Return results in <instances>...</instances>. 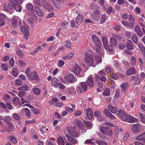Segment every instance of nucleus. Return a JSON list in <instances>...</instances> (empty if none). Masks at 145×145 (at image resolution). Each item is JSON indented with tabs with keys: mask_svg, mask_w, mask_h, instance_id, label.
Wrapping results in <instances>:
<instances>
[{
	"mask_svg": "<svg viewBox=\"0 0 145 145\" xmlns=\"http://www.w3.org/2000/svg\"><path fill=\"white\" fill-rule=\"evenodd\" d=\"M93 52L91 51H88L86 52L85 54V58L84 59V62L89 65L90 66L95 67L93 65L94 59L93 58Z\"/></svg>",
	"mask_w": 145,
	"mask_h": 145,
	"instance_id": "1",
	"label": "nucleus"
},
{
	"mask_svg": "<svg viewBox=\"0 0 145 145\" xmlns=\"http://www.w3.org/2000/svg\"><path fill=\"white\" fill-rule=\"evenodd\" d=\"M99 131L104 134L110 136L113 134V131L110 127L102 126L99 128Z\"/></svg>",
	"mask_w": 145,
	"mask_h": 145,
	"instance_id": "2",
	"label": "nucleus"
},
{
	"mask_svg": "<svg viewBox=\"0 0 145 145\" xmlns=\"http://www.w3.org/2000/svg\"><path fill=\"white\" fill-rule=\"evenodd\" d=\"M58 80L56 77H54L52 80V85L55 88L59 87V88L63 89L65 88V86L60 82H57Z\"/></svg>",
	"mask_w": 145,
	"mask_h": 145,
	"instance_id": "3",
	"label": "nucleus"
},
{
	"mask_svg": "<svg viewBox=\"0 0 145 145\" xmlns=\"http://www.w3.org/2000/svg\"><path fill=\"white\" fill-rule=\"evenodd\" d=\"M64 78L66 81L70 83H74L77 80L74 75L72 74H68L64 76Z\"/></svg>",
	"mask_w": 145,
	"mask_h": 145,
	"instance_id": "4",
	"label": "nucleus"
},
{
	"mask_svg": "<svg viewBox=\"0 0 145 145\" xmlns=\"http://www.w3.org/2000/svg\"><path fill=\"white\" fill-rule=\"evenodd\" d=\"M88 85L86 82H81L79 84L78 88V89L80 93L85 92L87 90Z\"/></svg>",
	"mask_w": 145,
	"mask_h": 145,
	"instance_id": "5",
	"label": "nucleus"
},
{
	"mask_svg": "<svg viewBox=\"0 0 145 145\" xmlns=\"http://www.w3.org/2000/svg\"><path fill=\"white\" fill-rule=\"evenodd\" d=\"M118 115L119 118L122 121H127L129 116L127 115L126 113L122 111L121 110H119Z\"/></svg>",
	"mask_w": 145,
	"mask_h": 145,
	"instance_id": "6",
	"label": "nucleus"
},
{
	"mask_svg": "<svg viewBox=\"0 0 145 145\" xmlns=\"http://www.w3.org/2000/svg\"><path fill=\"white\" fill-rule=\"evenodd\" d=\"M19 22V24L20 25L21 23V21L19 17L16 16H14L11 20V25L13 27H16L18 24V22Z\"/></svg>",
	"mask_w": 145,
	"mask_h": 145,
	"instance_id": "7",
	"label": "nucleus"
},
{
	"mask_svg": "<svg viewBox=\"0 0 145 145\" xmlns=\"http://www.w3.org/2000/svg\"><path fill=\"white\" fill-rule=\"evenodd\" d=\"M76 128L75 126H74L72 127L71 128L68 130V132L72 136L74 137H78V134L76 130Z\"/></svg>",
	"mask_w": 145,
	"mask_h": 145,
	"instance_id": "8",
	"label": "nucleus"
},
{
	"mask_svg": "<svg viewBox=\"0 0 145 145\" xmlns=\"http://www.w3.org/2000/svg\"><path fill=\"white\" fill-rule=\"evenodd\" d=\"M117 44V41L114 37H111L110 40V45L108 49L109 52H111L113 49V47H115Z\"/></svg>",
	"mask_w": 145,
	"mask_h": 145,
	"instance_id": "9",
	"label": "nucleus"
},
{
	"mask_svg": "<svg viewBox=\"0 0 145 145\" xmlns=\"http://www.w3.org/2000/svg\"><path fill=\"white\" fill-rule=\"evenodd\" d=\"M100 9L101 8L100 7H98L96 8L94 12L92 14L91 17L94 20L97 19L98 17L100 15Z\"/></svg>",
	"mask_w": 145,
	"mask_h": 145,
	"instance_id": "10",
	"label": "nucleus"
},
{
	"mask_svg": "<svg viewBox=\"0 0 145 145\" xmlns=\"http://www.w3.org/2000/svg\"><path fill=\"white\" fill-rule=\"evenodd\" d=\"M92 38L93 42L95 45V46L102 45L100 40L95 35H93Z\"/></svg>",
	"mask_w": 145,
	"mask_h": 145,
	"instance_id": "11",
	"label": "nucleus"
},
{
	"mask_svg": "<svg viewBox=\"0 0 145 145\" xmlns=\"http://www.w3.org/2000/svg\"><path fill=\"white\" fill-rule=\"evenodd\" d=\"M28 78L31 80H39V77L37 73L35 71L32 72Z\"/></svg>",
	"mask_w": 145,
	"mask_h": 145,
	"instance_id": "12",
	"label": "nucleus"
},
{
	"mask_svg": "<svg viewBox=\"0 0 145 145\" xmlns=\"http://www.w3.org/2000/svg\"><path fill=\"white\" fill-rule=\"evenodd\" d=\"M35 11L38 16L42 17L43 15V12L41 9H40L38 6H36L34 9V12Z\"/></svg>",
	"mask_w": 145,
	"mask_h": 145,
	"instance_id": "13",
	"label": "nucleus"
},
{
	"mask_svg": "<svg viewBox=\"0 0 145 145\" xmlns=\"http://www.w3.org/2000/svg\"><path fill=\"white\" fill-rule=\"evenodd\" d=\"M81 71V69L80 67L78 64H75L74 67L72 71L76 74H79Z\"/></svg>",
	"mask_w": 145,
	"mask_h": 145,
	"instance_id": "14",
	"label": "nucleus"
},
{
	"mask_svg": "<svg viewBox=\"0 0 145 145\" xmlns=\"http://www.w3.org/2000/svg\"><path fill=\"white\" fill-rule=\"evenodd\" d=\"M86 116L89 120L93 118V112L91 108H89L86 110Z\"/></svg>",
	"mask_w": 145,
	"mask_h": 145,
	"instance_id": "15",
	"label": "nucleus"
},
{
	"mask_svg": "<svg viewBox=\"0 0 145 145\" xmlns=\"http://www.w3.org/2000/svg\"><path fill=\"white\" fill-rule=\"evenodd\" d=\"M7 17L3 14H0V26H1L5 24V20L7 19Z\"/></svg>",
	"mask_w": 145,
	"mask_h": 145,
	"instance_id": "16",
	"label": "nucleus"
},
{
	"mask_svg": "<svg viewBox=\"0 0 145 145\" xmlns=\"http://www.w3.org/2000/svg\"><path fill=\"white\" fill-rule=\"evenodd\" d=\"M104 113L111 119L114 120L116 117L112 115L107 109H105L103 111Z\"/></svg>",
	"mask_w": 145,
	"mask_h": 145,
	"instance_id": "17",
	"label": "nucleus"
},
{
	"mask_svg": "<svg viewBox=\"0 0 145 145\" xmlns=\"http://www.w3.org/2000/svg\"><path fill=\"white\" fill-rule=\"evenodd\" d=\"M138 20L140 25L142 27V29L143 31L145 33V30H144V29H145V22L144 21L143 18L141 17H139Z\"/></svg>",
	"mask_w": 145,
	"mask_h": 145,
	"instance_id": "18",
	"label": "nucleus"
},
{
	"mask_svg": "<svg viewBox=\"0 0 145 145\" xmlns=\"http://www.w3.org/2000/svg\"><path fill=\"white\" fill-rule=\"evenodd\" d=\"M74 124L80 129H82L83 127V125L82 122L78 119H76L74 120Z\"/></svg>",
	"mask_w": 145,
	"mask_h": 145,
	"instance_id": "19",
	"label": "nucleus"
},
{
	"mask_svg": "<svg viewBox=\"0 0 145 145\" xmlns=\"http://www.w3.org/2000/svg\"><path fill=\"white\" fill-rule=\"evenodd\" d=\"M102 40L103 41V46L105 48L106 50H108V51L109 47H108V41L107 40L106 37H103L102 38Z\"/></svg>",
	"mask_w": 145,
	"mask_h": 145,
	"instance_id": "20",
	"label": "nucleus"
},
{
	"mask_svg": "<svg viewBox=\"0 0 145 145\" xmlns=\"http://www.w3.org/2000/svg\"><path fill=\"white\" fill-rule=\"evenodd\" d=\"M135 31L138 36L142 37L143 35V33L138 25H137L135 27Z\"/></svg>",
	"mask_w": 145,
	"mask_h": 145,
	"instance_id": "21",
	"label": "nucleus"
},
{
	"mask_svg": "<svg viewBox=\"0 0 145 145\" xmlns=\"http://www.w3.org/2000/svg\"><path fill=\"white\" fill-rule=\"evenodd\" d=\"M86 82L87 84H88L89 87L91 88L93 87L94 85L93 78L89 76Z\"/></svg>",
	"mask_w": 145,
	"mask_h": 145,
	"instance_id": "22",
	"label": "nucleus"
},
{
	"mask_svg": "<svg viewBox=\"0 0 145 145\" xmlns=\"http://www.w3.org/2000/svg\"><path fill=\"white\" fill-rule=\"evenodd\" d=\"M107 108L108 110L113 113L115 114L118 112V109L110 105H108Z\"/></svg>",
	"mask_w": 145,
	"mask_h": 145,
	"instance_id": "23",
	"label": "nucleus"
},
{
	"mask_svg": "<svg viewBox=\"0 0 145 145\" xmlns=\"http://www.w3.org/2000/svg\"><path fill=\"white\" fill-rule=\"evenodd\" d=\"M140 129L139 125L138 124H136L134 125L131 128L132 131L134 133L138 131Z\"/></svg>",
	"mask_w": 145,
	"mask_h": 145,
	"instance_id": "24",
	"label": "nucleus"
},
{
	"mask_svg": "<svg viewBox=\"0 0 145 145\" xmlns=\"http://www.w3.org/2000/svg\"><path fill=\"white\" fill-rule=\"evenodd\" d=\"M126 47L129 50H133V43L131 40H129L127 41L126 43Z\"/></svg>",
	"mask_w": 145,
	"mask_h": 145,
	"instance_id": "25",
	"label": "nucleus"
},
{
	"mask_svg": "<svg viewBox=\"0 0 145 145\" xmlns=\"http://www.w3.org/2000/svg\"><path fill=\"white\" fill-rule=\"evenodd\" d=\"M83 20V16L80 14H79L76 18V23L78 25L80 24Z\"/></svg>",
	"mask_w": 145,
	"mask_h": 145,
	"instance_id": "26",
	"label": "nucleus"
},
{
	"mask_svg": "<svg viewBox=\"0 0 145 145\" xmlns=\"http://www.w3.org/2000/svg\"><path fill=\"white\" fill-rule=\"evenodd\" d=\"M102 46H95L96 52L100 55H103L104 54V50L101 47Z\"/></svg>",
	"mask_w": 145,
	"mask_h": 145,
	"instance_id": "27",
	"label": "nucleus"
},
{
	"mask_svg": "<svg viewBox=\"0 0 145 145\" xmlns=\"http://www.w3.org/2000/svg\"><path fill=\"white\" fill-rule=\"evenodd\" d=\"M71 106L72 107L71 108L68 106H67L65 108V110L67 112H69L70 113H72L75 108V106L74 105L71 104Z\"/></svg>",
	"mask_w": 145,
	"mask_h": 145,
	"instance_id": "28",
	"label": "nucleus"
},
{
	"mask_svg": "<svg viewBox=\"0 0 145 145\" xmlns=\"http://www.w3.org/2000/svg\"><path fill=\"white\" fill-rule=\"evenodd\" d=\"M135 69L134 67H132L129 69L126 72V74L127 75H129L135 73Z\"/></svg>",
	"mask_w": 145,
	"mask_h": 145,
	"instance_id": "29",
	"label": "nucleus"
},
{
	"mask_svg": "<svg viewBox=\"0 0 145 145\" xmlns=\"http://www.w3.org/2000/svg\"><path fill=\"white\" fill-rule=\"evenodd\" d=\"M57 142L59 145H64L65 144V142L61 136L58 137L57 139Z\"/></svg>",
	"mask_w": 145,
	"mask_h": 145,
	"instance_id": "30",
	"label": "nucleus"
},
{
	"mask_svg": "<svg viewBox=\"0 0 145 145\" xmlns=\"http://www.w3.org/2000/svg\"><path fill=\"white\" fill-rule=\"evenodd\" d=\"M25 8L28 10H32V12L34 14V15L36 17V15L34 13V10L33 9V6L32 4L30 3L27 4L25 5Z\"/></svg>",
	"mask_w": 145,
	"mask_h": 145,
	"instance_id": "31",
	"label": "nucleus"
},
{
	"mask_svg": "<svg viewBox=\"0 0 145 145\" xmlns=\"http://www.w3.org/2000/svg\"><path fill=\"white\" fill-rule=\"evenodd\" d=\"M42 5L43 7L49 11H52L53 9V7L52 6L50 5L47 4L43 3Z\"/></svg>",
	"mask_w": 145,
	"mask_h": 145,
	"instance_id": "32",
	"label": "nucleus"
},
{
	"mask_svg": "<svg viewBox=\"0 0 145 145\" xmlns=\"http://www.w3.org/2000/svg\"><path fill=\"white\" fill-rule=\"evenodd\" d=\"M138 120L137 118L131 116L129 115L127 121L133 123L134 122H136Z\"/></svg>",
	"mask_w": 145,
	"mask_h": 145,
	"instance_id": "33",
	"label": "nucleus"
},
{
	"mask_svg": "<svg viewBox=\"0 0 145 145\" xmlns=\"http://www.w3.org/2000/svg\"><path fill=\"white\" fill-rule=\"evenodd\" d=\"M128 86V85L127 83L122 84L121 85V91L122 93H124L126 91V88Z\"/></svg>",
	"mask_w": 145,
	"mask_h": 145,
	"instance_id": "34",
	"label": "nucleus"
},
{
	"mask_svg": "<svg viewBox=\"0 0 145 145\" xmlns=\"http://www.w3.org/2000/svg\"><path fill=\"white\" fill-rule=\"evenodd\" d=\"M129 19L131 23V25H129V26L133 27L135 22L134 18L131 15H129Z\"/></svg>",
	"mask_w": 145,
	"mask_h": 145,
	"instance_id": "35",
	"label": "nucleus"
},
{
	"mask_svg": "<svg viewBox=\"0 0 145 145\" xmlns=\"http://www.w3.org/2000/svg\"><path fill=\"white\" fill-rule=\"evenodd\" d=\"M32 90L33 93L36 95H39L40 93V90L38 88L33 87Z\"/></svg>",
	"mask_w": 145,
	"mask_h": 145,
	"instance_id": "36",
	"label": "nucleus"
},
{
	"mask_svg": "<svg viewBox=\"0 0 145 145\" xmlns=\"http://www.w3.org/2000/svg\"><path fill=\"white\" fill-rule=\"evenodd\" d=\"M14 9H15L17 12H20L22 9V7L19 4L16 3Z\"/></svg>",
	"mask_w": 145,
	"mask_h": 145,
	"instance_id": "37",
	"label": "nucleus"
},
{
	"mask_svg": "<svg viewBox=\"0 0 145 145\" xmlns=\"http://www.w3.org/2000/svg\"><path fill=\"white\" fill-rule=\"evenodd\" d=\"M20 29L24 33H28L29 32V28L27 25L21 27Z\"/></svg>",
	"mask_w": 145,
	"mask_h": 145,
	"instance_id": "38",
	"label": "nucleus"
},
{
	"mask_svg": "<svg viewBox=\"0 0 145 145\" xmlns=\"http://www.w3.org/2000/svg\"><path fill=\"white\" fill-rule=\"evenodd\" d=\"M55 7L58 8L60 5L61 0H51Z\"/></svg>",
	"mask_w": 145,
	"mask_h": 145,
	"instance_id": "39",
	"label": "nucleus"
},
{
	"mask_svg": "<svg viewBox=\"0 0 145 145\" xmlns=\"http://www.w3.org/2000/svg\"><path fill=\"white\" fill-rule=\"evenodd\" d=\"M136 139L139 140H145V133H143L137 136L136 138Z\"/></svg>",
	"mask_w": 145,
	"mask_h": 145,
	"instance_id": "40",
	"label": "nucleus"
},
{
	"mask_svg": "<svg viewBox=\"0 0 145 145\" xmlns=\"http://www.w3.org/2000/svg\"><path fill=\"white\" fill-rule=\"evenodd\" d=\"M16 3L13 1H10L8 3V7L9 9H13L14 8Z\"/></svg>",
	"mask_w": 145,
	"mask_h": 145,
	"instance_id": "41",
	"label": "nucleus"
},
{
	"mask_svg": "<svg viewBox=\"0 0 145 145\" xmlns=\"http://www.w3.org/2000/svg\"><path fill=\"white\" fill-rule=\"evenodd\" d=\"M18 70L16 68H14L12 70V74L14 77H16L18 74Z\"/></svg>",
	"mask_w": 145,
	"mask_h": 145,
	"instance_id": "42",
	"label": "nucleus"
},
{
	"mask_svg": "<svg viewBox=\"0 0 145 145\" xmlns=\"http://www.w3.org/2000/svg\"><path fill=\"white\" fill-rule=\"evenodd\" d=\"M95 61L97 62V63H100L102 61V58L99 56L97 55L95 56Z\"/></svg>",
	"mask_w": 145,
	"mask_h": 145,
	"instance_id": "43",
	"label": "nucleus"
},
{
	"mask_svg": "<svg viewBox=\"0 0 145 145\" xmlns=\"http://www.w3.org/2000/svg\"><path fill=\"white\" fill-rule=\"evenodd\" d=\"M113 10L112 8L110 6H108L106 9V11L108 14H110Z\"/></svg>",
	"mask_w": 145,
	"mask_h": 145,
	"instance_id": "44",
	"label": "nucleus"
},
{
	"mask_svg": "<svg viewBox=\"0 0 145 145\" xmlns=\"http://www.w3.org/2000/svg\"><path fill=\"white\" fill-rule=\"evenodd\" d=\"M20 101V98L18 97H15L13 100V102L14 105H16L17 104L19 103Z\"/></svg>",
	"mask_w": 145,
	"mask_h": 145,
	"instance_id": "45",
	"label": "nucleus"
},
{
	"mask_svg": "<svg viewBox=\"0 0 145 145\" xmlns=\"http://www.w3.org/2000/svg\"><path fill=\"white\" fill-rule=\"evenodd\" d=\"M3 99L5 101L6 103L10 102V97L8 94H5L4 96L3 97Z\"/></svg>",
	"mask_w": 145,
	"mask_h": 145,
	"instance_id": "46",
	"label": "nucleus"
},
{
	"mask_svg": "<svg viewBox=\"0 0 145 145\" xmlns=\"http://www.w3.org/2000/svg\"><path fill=\"white\" fill-rule=\"evenodd\" d=\"M131 64L132 66L136 65V59L135 57H132L131 58Z\"/></svg>",
	"mask_w": 145,
	"mask_h": 145,
	"instance_id": "47",
	"label": "nucleus"
},
{
	"mask_svg": "<svg viewBox=\"0 0 145 145\" xmlns=\"http://www.w3.org/2000/svg\"><path fill=\"white\" fill-rule=\"evenodd\" d=\"M4 121L7 123H9L11 120V118L10 116H6L4 117L3 119Z\"/></svg>",
	"mask_w": 145,
	"mask_h": 145,
	"instance_id": "48",
	"label": "nucleus"
},
{
	"mask_svg": "<svg viewBox=\"0 0 145 145\" xmlns=\"http://www.w3.org/2000/svg\"><path fill=\"white\" fill-rule=\"evenodd\" d=\"M24 110L25 111V114L27 117L30 116V113L29 109L27 108L23 109L22 110V111H24Z\"/></svg>",
	"mask_w": 145,
	"mask_h": 145,
	"instance_id": "49",
	"label": "nucleus"
},
{
	"mask_svg": "<svg viewBox=\"0 0 145 145\" xmlns=\"http://www.w3.org/2000/svg\"><path fill=\"white\" fill-rule=\"evenodd\" d=\"M16 53L21 58H22L24 56V54L19 49L17 50V51H16Z\"/></svg>",
	"mask_w": 145,
	"mask_h": 145,
	"instance_id": "50",
	"label": "nucleus"
},
{
	"mask_svg": "<svg viewBox=\"0 0 145 145\" xmlns=\"http://www.w3.org/2000/svg\"><path fill=\"white\" fill-rule=\"evenodd\" d=\"M131 39L134 43L136 44L137 43L138 38L136 35L133 34Z\"/></svg>",
	"mask_w": 145,
	"mask_h": 145,
	"instance_id": "51",
	"label": "nucleus"
},
{
	"mask_svg": "<svg viewBox=\"0 0 145 145\" xmlns=\"http://www.w3.org/2000/svg\"><path fill=\"white\" fill-rule=\"evenodd\" d=\"M18 65L20 67H24L26 65V64L25 62L24 61L21 60H18Z\"/></svg>",
	"mask_w": 145,
	"mask_h": 145,
	"instance_id": "52",
	"label": "nucleus"
},
{
	"mask_svg": "<svg viewBox=\"0 0 145 145\" xmlns=\"http://www.w3.org/2000/svg\"><path fill=\"white\" fill-rule=\"evenodd\" d=\"M28 87L27 85H25L18 88V89L20 90L25 91L27 90Z\"/></svg>",
	"mask_w": 145,
	"mask_h": 145,
	"instance_id": "53",
	"label": "nucleus"
},
{
	"mask_svg": "<svg viewBox=\"0 0 145 145\" xmlns=\"http://www.w3.org/2000/svg\"><path fill=\"white\" fill-rule=\"evenodd\" d=\"M27 93L26 92L23 91H20L19 92L18 95L20 97L22 98V97L25 96L26 95Z\"/></svg>",
	"mask_w": 145,
	"mask_h": 145,
	"instance_id": "54",
	"label": "nucleus"
},
{
	"mask_svg": "<svg viewBox=\"0 0 145 145\" xmlns=\"http://www.w3.org/2000/svg\"><path fill=\"white\" fill-rule=\"evenodd\" d=\"M96 143L99 145H108L106 142L100 140H97Z\"/></svg>",
	"mask_w": 145,
	"mask_h": 145,
	"instance_id": "55",
	"label": "nucleus"
},
{
	"mask_svg": "<svg viewBox=\"0 0 145 145\" xmlns=\"http://www.w3.org/2000/svg\"><path fill=\"white\" fill-rule=\"evenodd\" d=\"M107 19V16L106 15L104 14L102 15L101 20L100 21L101 24H102Z\"/></svg>",
	"mask_w": 145,
	"mask_h": 145,
	"instance_id": "56",
	"label": "nucleus"
},
{
	"mask_svg": "<svg viewBox=\"0 0 145 145\" xmlns=\"http://www.w3.org/2000/svg\"><path fill=\"white\" fill-rule=\"evenodd\" d=\"M84 122L85 125L87 126L88 128L90 129L91 128L92 125L91 122L84 121Z\"/></svg>",
	"mask_w": 145,
	"mask_h": 145,
	"instance_id": "57",
	"label": "nucleus"
},
{
	"mask_svg": "<svg viewBox=\"0 0 145 145\" xmlns=\"http://www.w3.org/2000/svg\"><path fill=\"white\" fill-rule=\"evenodd\" d=\"M142 121L144 123H145V115L142 113H140L139 114Z\"/></svg>",
	"mask_w": 145,
	"mask_h": 145,
	"instance_id": "58",
	"label": "nucleus"
},
{
	"mask_svg": "<svg viewBox=\"0 0 145 145\" xmlns=\"http://www.w3.org/2000/svg\"><path fill=\"white\" fill-rule=\"evenodd\" d=\"M110 90L108 89H106L103 93V95L105 96H108L110 94Z\"/></svg>",
	"mask_w": 145,
	"mask_h": 145,
	"instance_id": "59",
	"label": "nucleus"
},
{
	"mask_svg": "<svg viewBox=\"0 0 145 145\" xmlns=\"http://www.w3.org/2000/svg\"><path fill=\"white\" fill-rule=\"evenodd\" d=\"M69 141H70L71 143L75 144H76L78 141L76 139L74 138L71 137L68 140Z\"/></svg>",
	"mask_w": 145,
	"mask_h": 145,
	"instance_id": "60",
	"label": "nucleus"
},
{
	"mask_svg": "<svg viewBox=\"0 0 145 145\" xmlns=\"http://www.w3.org/2000/svg\"><path fill=\"white\" fill-rule=\"evenodd\" d=\"M8 138L11 141L14 143L15 144L16 143V140L15 137L10 136Z\"/></svg>",
	"mask_w": 145,
	"mask_h": 145,
	"instance_id": "61",
	"label": "nucleus"
},
{
	"mask_svg": "<svg viewBox=\"0 0 145 145\" xmlns=\"http://www.w3.org/2000/svg\"><path fill=\"white\" fill-rule=\"evenodd\" d=\"M113 69L109 67H107L105 68L106 72L107 73H110L113 71Z\"/></svg>",
	"mask_w": 145,
	"mask_h": 145,
	"instance_id": "62",
	"label": "nucleus"
},
{
	"mask_svg": "<svg viewBox=\"0 0 145 145\" xmlns=\"http://www.w3.org/2000/svg\"><path fill=\"white\" fill-rule=\"evenodd\" d=\"M1 66L2 69L3 70L7 71L8 70L7 65L5 64H2Z\"/></svg>",
	"mask_w": 145,
	"mask_h": 145,
	"instance_id": "63",
	"label": "nucleus"
},
{
	"mask_svg": "<svg viewBox=\"0 0 145 145\" xmlns=\"http://www.w3.org/2000/svg\"><path fill=\"white\" fill-rule=\"evenodd\" d=\"M71 42L69 40H67L65 44V45L66 47L69 48H71Z\"/></svg>",
	"mask_w": 145,
	"mask_h": 145,
	"instance_id": "64",
	"label": "nucleus"
}]
</instances>
